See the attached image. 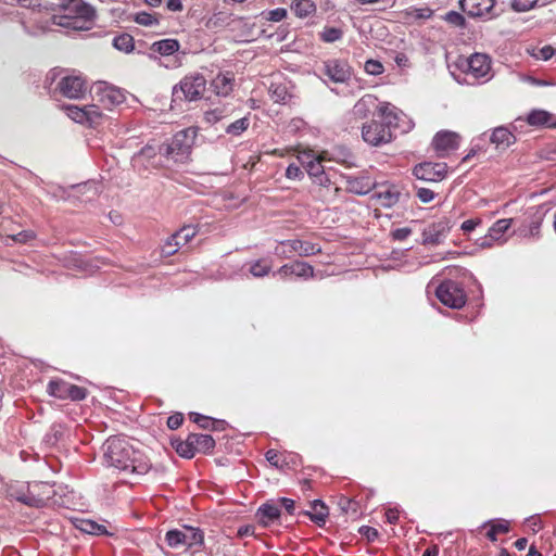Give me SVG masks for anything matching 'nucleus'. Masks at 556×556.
I'll use <instances>...</instances> for the list:
<instances>
[{
    "mask_svg": "<svg viewBox=\"0 0 556 556\" xmlns=\"http://www.w3.org/2000/svg\"><path fill=\"white\" fill-rule=\"evenodd\" d=\"M180 43L177 39L167 38L155 41L151 45L150 51L163 56H169L178 52Z\"/></svg>",
    "mask_w": 556,
    "mask_h": 556,
    "instance_id": "cd10ccee",
    "label": "nucleus"
},
{
    "mask_svg": "<svg viewBox=\"0 0 556 556\" xmlns=\"http://www.w3.org/2000/svg\"><path fill=\"white\" fill-rule=\"evenodd\" d=\"M386 519L391 525H396L400 519V510L396 507L388 508L386 511Z\"/></svg>",
    "mask_w": 556,
    "mask_h": 556,
    "instance_id": "e2e57ef3",
    "label": "nucleus"
},
{
    "mask_svg": "<svg viewBox=\"0 0 556 556\" xmlns=\"http://www.w3.org/2000/svg\"><path fill=\"white\" fill-rule=\"evenodd\" d=\"M195 137L194 128H185L175 134L169 143L160 146V154L176 163H184L191 153Z\"/></svg>",
    "mask_w": 556,
    "mask_h": 556,
    "instance_id": "39448f33",
    "label": "nucleus"
},
{
    "mask_svg": "<svg viewBox=\"0 0 556 556\" xmlns=\"http://www.w3.org/2000/svg\"><path fill=\"white\" fill-rule=\"evenodd\" d=\"M67 387L68 382L66 381L51 380L48 384V392L54 397L67 400Z\"/></svg>",
    "mask_w": 556,
    "mask_h": 556,
    "instance_id": "4c0bfd02",
    "label": "nucleus"
},
{
    "mask_svg": "<svg viewBox=\"0 0 556 556\" xmlns=\"http://www.w3.org/2000/svg\"><path fill=\"white\" fill-rule=\"evenodd\" d=\"M134 21L142 26H154L159 24L156 15L141 11L135 14Z\"/></svg>",
    "mask_w": 556,
    "mask_h": 556,
    "instance_id": "a18cd8bd",
    "label": "nucleus"
},
{
    "mask_svg": "<svg viewBox=\"0 0 556 556\" xmlns=\"http://www.w3.org/2000/svg\"><path fill=\"white\" fill-rule=\"evenodd\" d=\"M173 445L175 446L177 454L184 458H192L195 455L189 435L185 441L173 442Z\"/></svg>",
    "mask_w": 556,
    "mask_h": 556,
    "instance_id": "37998d69",
    "label": "nucleus"
},
{
    "mask_svg": "<svg viewBox=\"0 0 556 556\" xmlns=\"http://www.w3.org/2000/svg\"><path fill=\"white\" fill-rule=\"evenodd\" d=\"M349 189L357 194H366L370 190L369 182L363 184L362 180H349Z\"/></svg>",
    "mask_w": 556,
    "mask_h": 556,
    "instance_id": "864d4df0",
    "label": "nucleus"
},
{
    "mask_svg": "<svg viewBox=\"0 0 556 556\" xmlns=\"http://www.w3.org/2000/svg\"><path fill=\"white\" fill-rule=\"evenodd\" d=\"M205 90V77L200 73H191L173 87V98L179 101H197L203 97Z\"/></svg>",
    "mask_w": 556,
    "mask_h": 556,
    "instance_id": "423d86ee",
    "label": "nucleus"
},
{
    "mask_svg": "<svg viewBox=\"0 0 556 556\" xmlns=\"http://www.w3.org/2000/svg\"><path fill=\"white\" fill-rule=\"evenodd\" d=\"M280 515V506L274 501H268L262 504L256 511L258 522L265 527L278 520Z\"/></svg>",
    "mask_w": 556,
    "mask_h": 556,
    "instance_id": "4be33fe9",
    "label": "nucleus"
},
{
    "mask_svg": "<svg viewBox=\"0 0 556 556\" xmlns=\"http://www.w3.org/2000/svg\"><path fill=\"white\" fill-rule=\"evenodd\" d=\"M462 10L472 18L491 21L502 14L496 8V0H459Z\"/></svg>",
    "mask_w": 556,
    "mask_h": 556,
    "instance_id": "6e6552de",
    "label": "nucleus"
},
{
    "mask_svg": "<svg viewBox=\"0 0 556 556\" xmlns=\"http://www.w3.org/2000/svg\"><path fill=\"white\" fill-rule=\"evenodd\" d=\"M401 192L395 186L388 187L377 193L380 204L384 207H392L400 201Z\"/></svg>",
    "mask_w": 556,
    "mask_h": 556,
    "instance_id": "7c9ffc66",
    "label": "nucleus"
},
{
    "mask_svg": "<svg viewBox=\"0 0 556 556\" xmlns=\"http://www.w3.org/2000/svg\"><path fill=\"white\" fill-rule=\"evenodd\" d=\"M389 103L379 106V114L387 119V124L371 121L362 127L363 140L372 147H379L392 141V132L390 127L397 126L399 115L394 112Z\"/></svg>",
    "mask_w": 556,
    "mask_h": 556,
    "instance_id": "7ed1b4c3",
    "label": "nucleus"
},
{
    "mask_svg": "<svg viewBox=\"0 0 556 556\" xmlns=\"http://www.w3.org/2000/svg\"><path fill=\"white\" fill-rule=\"evenodd\" d=\"M527 526L533 531L536 532L541 529V520L536 516H532L526 520Z\"/></svg>",
    "mask_w": 556,
    "mask_h": 556,
    "instance_id": "338daca9",
    "label": "nucleus"
},
{
    "mask_svg": "<svg viewBox=\"0 0 556 556\" xmlns=\"http://www.w3.org/2000/svg\"><path fill=\"white\" fill-rule=\"evenodd\" d=\"M113 47L119 51L128 53L134 50V38L129 34H122L116 36L113 39Z\"/></svg>",
    "mask_w": 556,
    "mask_h": 556,
    "instance_id": "ea45409f",
    "label": "nucleus"
},
{
    "mask_svg": "<svg viewBox=\"0 0 556 556\" xmlns=\"http://www.w3.org/2000/svg\"><path fill=\"white\" fill-rule=\"evenodd\" d=\"M553 54H554L553 48L551 46H545L539 50L536 58L547 61L553 56Z\"/></svg>",
    "mask_w": 556,
    "mask_h": 556,
    "instance_id": "69168bd1",
    "label": "nucleus"
},
{
    "mask_svg": "<svg viewBox=\"0 0 556 556\" xmlns=\"http://www.w3.org/2000/svg\"><path fill=\"white\" fill-rule=\"evenodd\" d=\"M511 218H503L496 220L492 227H490L488 235L481 239L480 247L490 248L492 247L494 241H500L503 235L508 230L511 226Z\"/></svg>",
    "mask_w": 556,
    "mask_h": 556,
    "instance_id": "aec40b11",
    "label": "nucleus"
},
{
    "mask_svg": "<svg viewBox=\"0 0 556 556\" xmlns=\"http://www.w3.org/2000/svg\"><path fill=\"white\" fill-rule=\"evenodd\" d=\"M497 533H507L509 531V523L506 520H498L496 523L491 525Z\"/></svg>",
    "mask_w": 556,
    "mask_h": 556,
    "instance_id": "774afa93",
    "label": "nucleus"
},
{
    "mask_svg": "<svg viewBox=\"0 0 556 556\" xmlns=\"http://www.w3.org/2000/svg\"><path fill=\"white\" fill-rule=\"evenodd\" d=\"M62 14L59 24L74 29H87L94 17V10L83 0H63L59 4Z\"/></svg>",
    "mask_w": 556,
    "mask_h": 556,
    "instance_id": "20e7f679",
    "label": "nucleus"
},
{
    "mask_svg": "<svg viewBox=\"0 0 556 556\" xmlns=\"http://www.w3.org/2000/svg\"><path fill=\"white\" fill-rule=\"evenodd\" d=\"M102 464L126 475L142 476L148 473L152 465L147 455L136 448L127 438L112 435L101 446Z\"/></svg>",
    "mask_w": 556,
    "mask_h": 556,
    "instance_id": "f257e3e1",
    "label": "nucleus"
},
{
    "mask_svg": "<svg viewBox=\"0 0 556 556\" xmlns=\"http://www.w3.org/2000/svg\"><path fill=\"white\" fill-rule=\"evenodd\" d=\"M282 247H289L290 253H296L301 257H307L321 253V247L318 243L304 241L300 239L280 241Z\"/></svg>",
    "mask_w": 556,
    "mask_h": 556,
    "instance_id": "a211bd4d",
    "label": "nucleus"
},
{
    "mask_svg": "<svg viewBox=\"0 0 556 556\" xmlns=\"http://www.w3.org/2000/svg\"><path fill=\"white\" fill-rule=\"evenodd\" d=\"M29 488L35 493H38L40 496H42V507L47 504L53 494L52 485L47 482H34L29 484Z\"/></svg>",
    "mask_w": 556,
    "mask_h": 556,
    "instance_id": "79ce46f5",
    "label": "nucleus"
},
{
    "mask_svg": "<svg viewBox=\"0 0 556 556\" xmlns=\"http://www.w3.org/2000/svg\"><path fill=\"white\" fill-rule=\"evenodd\" d=\"M433 10L428 7L415 8L410 7L404 11V16L408 21L428 20L432 16Z\"/></svg>",
    "mask_w": 556,
    "mask_h": 556,
    "instance_id": "c9c22d12",
    "label": "nucleus"
},
{
    "mask_svg": "<svg viewBox=\"0 0 556 556\" xmlns=\"http://www.w3.org/2000/svg\"><path fill=\"white\" fill-rule=\"evenodd\" d=\"M274 276L279 275L282 279L289 276H295L302 279H308L314 277V267L306 262L294 261L289 264L282 265Z\"/></svg>",
    "mask_w": 556,
    "mask_h": 556,
    "instance_id": "dca6fc26",
    "label": "nucleus"
},
{
    "mask_svg": "<svg viewBox=\"0 0 556 556\" xmlns=\"http://www.w3.org/2000/svg\"><path fill=\"white\" fill-rule=\"evenodd\" d=\"M125 99V94L119 88L105 83H100L94 91V100L106 110H112L124 103Z\"/></svg>",
    "mask_w": 556,
    "mask_h": 556,
    "instance_id": "f8f14e48",
    "label": "nucleus"
},
{
    "mask_svg": "<svg viewBox=\"0 0 556 556\" xmlns=\"http://www.w3.org/2000/svg\"><path fill=\"white\" fill-rule=\"evenodd\" d=\"M343 30L339 27L325 26L321 31H319V39L325 43H333L343 38Z\"/></svg>",
    "mask_w": 556,
    "mask_h": 556,
    "instance_id": "72a5a7b5",
    "label": "nucleus"
},
{
    "mask_svg": "<svg viewBox=\"0 0 556 556\" xmlns=\"http://www.w3.org/2000/svg\"><path fill=\"white\" fill-rule=\"evenodd\" d=\"M262 14L267 21L280 22L287 16L288 12L285 8H277L268 12H263Z\"/></svg>",
    "mask_w": 556,
    "mask_h": 556,
    "instance_id": "603ef678",
    "label": "nucleus"
},
{
    "mask_svg": "<svg viewBox=\"0 0 556 556\" xmlns=\"http://www.w3.org/2000/svg\"><path fill=\"white\" fill-rule=\"evenodd\" d=\"M77 528L88 534L99 535L106 532L105 527L90 519H81Z\"/></svg>",
    "mask_w": 556,
    "mask_h": 556,
    "instance_id": "58836bf2",
    "label": "nucleus"
},
{
    "mask_svg": "<svg viewBox=\"0 0 556 556\" xmlns=\"http://www.w3.org/2000/svg\"><path fill=\"white\" fill-rule=\"evenodd\" d=\"M63 109L71 119L89 127H97L101 125L104 119V114L100 111L97 104L85 106L65 105Z\"/></svg>",
    "mask_w": 556,
    "mask_h": 556,
    "instance_id": "1a4fd4ad",
    "label": "nucleus"
},
{
    "mask_svg": "<svg viewBox=\"0 0 556 556\" xmlns=\"http://www.w3.org/2000/svg\"><path fill=\"white\" fill-rule=\"evenodd\" d=\"M180 248V241L172 240V236L167 238L162 247V254L166 257L174 255Z\"/></svg>",
    "mask_w": 556,
    "mask_h": 556,
    "instance_id": "8fccbe9b",
    "label": "nucleus"
},
{
    "mask_svg": "<svg viewBox=\"0 0 556 556\" xmlns=\"http://www.w3.org/2000/svg\"><path fill=\"white\" fill-rule=\"evenodd\" d=\"M539 0H511L510 8L515 12H528L533 9Z\"/></svg>",
    "mask_w": 556,
    "mask_h": 556,
    "instance_id": "de8ad7c7",
    "label": "nucleus"
},
{
    "mask_svg": "<svg viewBox=\"0 0 556 556\" xmlns=\"http://www.w3.org/2000/svg\"><path fill=\"white\" fill-rule=\"evenodd\" d=\"M197 235L195 227L191 225L184 226L174 235H172V240L180 241V247L187 244L191 239H193Z\"/></svg>",
    "mask_w": 556,
    "mask_h": 556,
    "instance_id": "a19ab883",
    "label": "nucleus"
},
{
    "mask_svg": "<svg viewBox=\"0 0 556 556\" xmlns=\"http://www.w3.org/2000/svg\"><path fill=\"white\" fill-rule=\"evenodd\" d=\"M412 233V229L407 227L396 228L391 232L394 240L403 241Z\"/></svg>",
    "mask_w": 556,
    "mask_h": 556,
    "instance_id": "052dcab7",
    "label": "nucleus"
},
{
    "mask_svg": "<svg viewBox=\"0 0 556 556\" xmlns=\"http://www.w3.org/2000/svg\"><path fill=\"white\" fill-rule=\"evenodd\" d=\"M291 10L298 17L305 18L316 12V4L312 0H294Z\"/></svg>",
    "mask_w": 556,
    "mask_h": 556,
    "instance_id": "c756f323",
    "label": "nucleus"
},
{
    "mask_svg": "<svg viewBox=\"0 0 556 556\" xmlns=\"http://www.w3.org/2000/svg\"><path fill=\"white\" fill-rule=\"evenodd\" d=\"M184 532L186 534V547L187 548L203 545L204 534L199 528L185 526Z\"/></svg>",
    "mask_w": 556,
    "mask_h": 556,
    "instance_id": "473e14b6",
    "label": "nucleus"
},
{
    "mask_svg": "<svg viewBox=\"0 0 556 556\" xmlns=\"http://www.w3.org/2000/svg\"><path fill=\"white\" fill-rule=\"evenodd\" d=\"M446 173V163L422 162L413 168V175L417 179L431 182L443 180Z\"/></svg>",
    "mask_w": 556,
    "mask_h": 556,
    "instance_id": "ddd939ff",
    "label": "nucleus"
},
{
    "mask_svg": "<svg viewBox=\"0 0 556 556\" xmlns=\"http://www.w3.org/2000/svg\"><path fill=\"white\" fill-rule=\"evenodd\" d=\"M190 419L198 424L201 428L207 429L210 425L212 424V419L203 416L199 413H190Z\"/></svg>",
    "mask_w": 556,
    "mask_h": 556,
    "instance_id": "6e6d98bb",
    "label": "nucleus"
},
{
    "mask_svg": "<svg viewBox=\"0 0 556 556\" xmlns=\"http://www.w3.org/2000/svg\"><path fill=\"white\" fill-rule=\"evenodd\" d=\"M233 74H218L211 83L213 91L217 96L226 97L232 91Z\"/></svg>",
    "mask_w": 556,
    "mask_h": 556,
    "instance_id": "bb28decb",
    "label": "nucleus"
},
{
    "mask_svg": "<svg viewBox=\"0 0 556 556\" xmlns=\"http://www.w3.org/2000/svg\"><path fill=\"white\" fill-rule=\"evenodd\" d=\"M270 99L276 103L287 104L292 94L287 84L271 83L268 89Z\"/></svg>",
    "mask_w": 556,
    "mask_h": 556,
    "instance_id": "c85d7f7f",
    "label": "nucleus"
},
{
    "mask_svg": "<svg viewBox=\"0 0 556 556\" xmlns=\"http://www.w3.org/2000/svg\"><path fill=\"white\" fill-rule=\"evenodd\" d=\"M452 228L451 222L447 218L429 224L422 230V244L424 245H438L442 243L447 237Z\"/></svg>",
    "mask_w": 556,
    "mask_h": 556,
    "instance_id": "4468645a",
    "label": "nucleus"
},
{
    "mask_svg": "<svg viewBox=\"0 0 556 556\" xmlns=\"http://www.w3.org/2000/svg\"><path fill=\"white\" fill-rule=\"evenodd\" d=\"M306 159L307 161L304 162L305 167L314 182L318 184L319 186H328L330 184V179L325 173V167L323 165L324 157L306 155Z\"/></svg>",
    "mask_w": 556,
    "mask_h": 556,
    "instance_id": "6ab92c4d",
    "label": "nucleus"
},
{
    "mask_svg": "<svg viewBox=\"0 0 556 556\" xmlns=\"http://www.w3.org/2000/svg\"><path fill=\"white\" fill-rule=\"evenodd\" d=\"M279 506H282L289 515H295V502L289 497H280Z\"/></svg>",
    "mask_w": 556,
    "mask_h": 556,
    "instance_id": "bf43d9fd",
    "label": "nucleus"
},
{
    "mask_svg": "<svg viewBox=\"0 0 556 556\" xmlns=\"http://www.w3.org/2000/svg\"><path fill=\"white\" fill-rule=\"evenodd\" d=\"M459 135L450 130L439 131L432 140V146L440 156L444 153L458 149Z\"/></svg>",
    "mask_w": 556,
    "mask_h": 556,
    "instance_id": "f3484780",
    "label": "nucleus"
},
{
    "mask_svg": "<svg viewBox=\"0 0 556 556\" xmlns=\"http://www.w3.org/2000/svg\"><path fill=\"white\" fill-rule=\"evenodd\" d=\"M165 541L172 548L186 547V534L184 530L173 529L167 531Z\"/></svg>",
    "mask_w": 556,
    "mask_h": 556,
    "instance_id": "e433bc0d",
    "label": "nucleus"
},
{
    "mask_svg": "<svg viewBox=\"0 0 556 556\" xmlns=\"http://www.w3.org/2000/svg\"><path fill=\"white\" fill-rule=\"evenodd\" d=\"M364 70L369 75H380L383 73V65L377 60H368L365 62Z\"/></svg>",
    "mask_w": 556,
    "mask_h": 556,
    "instance_id": "3c124183",
    "label": "nucleus"
},
{
    "mask_svg": "<svg viewBox=\"0 0 556 556\" xmlns=\"http://www.w3.org/2000/svg\"><path fill=\"white\" fill-rule=\"evenodd\" d=\"M439 301L451 308H462L467 301L464 288L454 280H444L435 289Z\"/></svg>",
    "mask_w": 556,
    "mask_h": 556,
    "instance_id": "0eeeda50",
    "label": "nucleus"
},
{
    "mask_svg": "<svg viewBox=\"0 0 556 556\" xmlns=\"http://www.w3.org/2000/svg\"><path fill=\"white\" fill-rule=\"evenodd\" d=\"M45 87L51 93H60L68 99H81L88 90L87 81L81 75L68 74L59 68H53L47 74Z\"/></svg>",
    "mask_w": 556,
    "mask_h": 556,
    "instance_id": "f03ea898",
    "label": "nucleus"
},
{
    "mask_svg": "<svg viewBox=\"0 0 556 556\" xmlns=\"http://www.w3.org/2000/svg\"><path fill=\"white\" fill-rule=\"evenodd\" d=\"M490 141L496 149L505 150L516 142V137L508 128L500 126L493 130Z\"/></svg>",
    "mask_w": 556,
    "mask_h": 556,
    "instance_id": "393cba45",
    "label": "nucleus"
},
{
    "mask_svg": "<svg viewBox=\"0 0 556 556\" xmlns=\"http://www.w3.org/2000/svg\"><path fill=\"white\" fill-rule=\"evenodd\" d=\"M309 505V509L301 510L298 515L307 516L318 527L325 526L329 516V508L320 500H315Z\"/></svg>",
    "mask_w": 556,
    "mask_h": 556,
    "instance_id": "412c9836",
    "label": "nucleus"
},
{
    "mask_svg": "<svg viewBox=\"0 0 556 556\" xmlns=\"http://www.w3.org/2000/svg\"><path fill=\"white\" fill-rule=\"evenodd\" d=\"M376 108H378V99L372 94H365L354 104L351 115L355 119H364Z\"/></svg>",
    "mask_w": 556,
    "mask_h": 556,
    "instance_id": "5701e85b",
    "label": "nucleus"
},
{
    "mask_svg": "<svg viewBox=\"0 0 556 556\" xmlns=\"http://www.w3.org/2000/svg\"><path fill=\"white\" fill-rule=\"evenodd\" d=\"M10 496L26 506L42 507V496L30 490L29 484L26 488L12 490Z\"/></svg>",
    "mask_w": 556,
    "mask_h": 556,
    "instance_id": "b1692460",
    "label": "nucleus"
},
{
    "mask_svg": "<svg viewBox=\"0 0 556 556\" xmlns=\"http://www.w3.org/2000/svg\"><path fill=\"white\" fill-rule=\"evenodd\" d=\"M481 224V219L480 218H471V219H467L465 220L460 228L464 232H470L472 231L477 226H479Z\"/></svg>",
    "mask_w": 556,
    "mask_h": 556,
    "instance_id": "0e129e2a",
    "label": "nucleus"
},
{
    "mask_svg": "<svg viewBox=\"0 0 556 556\" xmlns=\"http://www.w3.org/2000/svg\"><path fill=\"white\" fill-rule=\"evenodd\" d=\"M320 73L334 84H346L352 77V67L342 59H329L323 62Z\"/></svg>",
    "mask_w": 556,
    "mask_h": 556,
    "instance_id": "9d476101",
    "label": "nucleus"
},
{
    "mask_svg": "<svg viewBox=\"0 0 556 556\" xmlns=\"http://www.w3.org/2000/svg\"><path fill=\"white\" fill-rule=\"evenodd\" d=\"M302 175L301 168L295 164H290L286 169V177L289 179H299Z\"/></svg>",
    "mask_w": 556,
    "mask_h": 556,
    "instance_id": "680f3d73",
    "label": "nucleus"
},
{
    "mask_svg": "<svg viewBox=\"0 0 556 556\" xmlns=\"http://www.w3.org/2000/svg\"><path fill=\"white\" fill-rule=\"evenodd\" d=\"M249 118L242 117L233 123L229 124L226 128V132L232 136H240L249 127Z\"/></svg>",
    "mask_w": 556,
    "mask_h": 556,
    "instance_id": "c03bdc74",
    "label": "nucleus"
},
{
    "mask_svg": "<svg viewBox=\"0 0 556 556\" xmlns=\"http://www.w3.org/2000/svg\"><path fill=\"white\" fill-rule=\"evenodd\" d=\"M416 197L422 203H430L435 198V192L428 188H416Z\"/></svg>",
    "mask_w": 556,
    "mask_h": 556,
    "instance_id": "5fc2aeb1",
    "label": "nucleus"
},
{
    "mask_svg": "<svg viewBox=\"0 0 556 556\" xmlns=\"http://www.w3.org/2000/svg\"><path fill=\"white\" fill-rule=\"evenodd\" d=\"M184 421V415L181 413H175L167 418V427L172 430L178 429Z\"/></svg>",
    "mask_w": 556,
    "mask_h": 556,
    "instance_id": "4d7b16f0",
    "label": "nucleus"
},
{
    "mask_svg": "<svg viewBox=\"0 0 556 556\" xmlns=\"http://www.w3.org/2000/svg\"><path fill=\"white\" fill-rule=\"evenodd\" d=\"M159 155H161L160 147L155 148L152 144H147L139 152L134 154L131 165L138 173L155 169L161 165Z\"/></svg>",
    "mask_w": 556,
    "mask_h": 556,
    "instance_id": "9b49d317",
    "label": "nucleus"
},
{
    "mask_svg": "<svg viewBox=\"0 0 556 556\" xmlns=\"http://www.w3.org/2000/svg\"><path fill=\"white\" fill-rule=\"evenodd\" d=\"M468 70L467 76H472L476 79H489L491 72V61L486 54L475 53L467 61Z\"/></svg>",
    "mask_w": 556,
    "mask_h": 556,
    "instance_id": "2eb2a0df",
    "label": "nucleus"
},
{
    "mask_svg": "<svg viewBox=\"0 0 556 556\" xmlns=\"http://www.w3.org/2000/svg\"><path fill=\"white\" fill-rule=\"evenodd\" d=\"M527 122L532 126H548L551 127V124L553 122V115L546 111L543 110H533L528 114Z\"/></svg>",
    "mask_w": 556,
    "mask_h": 556,
    "instance_id": "2f4dec72",
    "label": "nucleus"
},
{
    "mask_svg": "<svg viewBox=\"0 0 556 556\" xmlns=\"http://www.w3.org/2000/svg\"><path fill=\"white\" fill-rule=\"evenodd\" d=\"M271 270V262L265 258H261L251 263L249 271L255 278H262L268 275Z\"/></svg>",
    "mask_w": 556,
    "mask_h": 556,
    "instance_id": "f704fd0d",
    "label": "nucleus"
},
{
    "mask_svg": "<svg viewBox=\"0 0 556 556\" xmlns=\"http://www.w3.org/2000/svg\"><path fill=\"white\" fill-rule=\"evenodd\" d=\"M442 18H443L446 23H448V24H451V25H453V26H455V27H460V28H463V27H465V25H466V20H465V17H464L459 12H456V11H448V12H446V13L442 16Z\"/></svg>",
    "mask_w": 556,
    "mask_h": 556,
    "instance_id": "49530a36",
    "label": "nucleus"
},
{
    "mask_svg": "<svg viewBox=\"0 0 556 556\" xmlns=\"http://www.w3.org/2000/svg\"><path fill=\"white\" fill-rule=\"evenodd\" d=\"M358 532L369 542H374L379 535L378 530L369 526H362Z\"/></svg>",
    "mask_w": 556,
    "mask_h": 556,
    "instance_id": "13d9d810",
    "label": "nucleus"
},
{
    "mask_svg": "<svg viewBox=\"0 0 556 556\" xmlns=\"http://www.w3.org/2000/svg\"><path fill=\"white\" fill-rule=\"evenodd\" d=\"M189 439L192 442V448L197 453L207 454L215 447V440L210 434L190 433Z\"/></svg>",
    "mask_w": 556,
    "mask_h": 556,
    "instance_id": "a878e982",
    "label": "nucleus"
},
{
    "mask_svg": "<svg viewBox=\"0 0 556 556\" xmlns=\"http://www.w3.org/2000/svg\"><path fill=\"white\" fill-rule=\"evenodd\" d=\"M87 396V390L83 387L68 382L67 399L72 401H81Z\"/></svg>",
    "mask_w": 556,
    "mask_h": 556,
    "instance_id": "09e8293b",
    "label": "nucleus"
}]
</instances>
